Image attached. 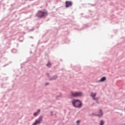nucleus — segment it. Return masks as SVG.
<instances>
[{"label":"nucleus","instance_id":"nucleus-1","mask_svg":"<svg viewBox=\"0 0 125 125\" xmlns=\"http://www.w3.org/2000/svg\"><path fill=\"white\" fill-rule=\"evenodd\" d=\"M72 104L75 108H81L82 107V102L80 100H72Z\"/></svg>","mask_w":125,"mask_h":125},{"label":"nucleus","instance_id":"nucleus-17","mask_svg":"<svg viewBox=\"0 0 125 125\" xmlns=\"http://www.w3.org/2000/svg\"><path fill=\"white\" fill-rule=\"evenodd\" d=\"M95 101H96V103H97V104H98V101H97V100H95Z\"/></svg>","mask_w":125,"mask_h":125},{"label":"nucleus","instance_id":"nucleus-11","mask_svg":"<svg viewBox=\"0 0 125 125\" xmlns=\"http://www.w3.org/2000/svg\"><path fill=\"white\" fill-rule=\"evenodd\" d=\"M46 66L48 68H51V64L50 63L48 62Z\"/></svg>","mask_w":125,"mask_h":125},{"label":"nucleus","instance_id":"nucleus-5","mask_svg":"<svg viewBox=\"0 0 125 125\" xmlns=\"http://www.w3.org/2000/svg\"><path fill=\"white\" fill-rule=\"evenodd\" d=\"M96 93H93V92H91L90 93V96L94 100H98V98H95V96H96Z\"/></svg>","mask_w":125,"mask_h":125},{"label":"nucleus","instance_id":"nucleus-7","mask_svg":"<svg viewBox=\"0 0 125 125\" xmlns=\"http://www.w3.org/2000/svg\"><path fill=\"white\" fill-rule=\"evenodd\" d=\"M95 116L96 117H102L103 116V112L102 111V110L100 109L99 111V114H95Z\"/></svg>","mask_w":125,"mask_h":125},{"label":"nucleus","instance_id":"nucleus-12","mask_svg":"<svg viewBox=\"0 0 125 125\" xmlns=\"http://www.w3.org/2000/svg\"><path fill=\"white\" fill-rule=\"evenodd\" d=\"M100 125H104V121L103 120L100 121Z\"/></svg>","mask_w":125,"mask_h":125},{"label":"nucleus","instance_id":"nucleus-15","mask_svg":"<svg viewBox=\"0 0 125 125\" xmlns=\"http://www.w3.org/2000/svg\"><path fill=\"white\" fill-rule=\"evenodd\" d=\"M76 123H77V125H79V124H80V123H81V121H80L79 120H78V121L76 122Z\"/></svg>","mask_w":125,"mask_h":125},{"label":"nucleus","instance_id":"nucleus-8","mask_svg":"<svg viewBox=\"0 0 125 125\" xmlns=\"http://www.w3.org/2000/svg\"><path fill=\"white\" fill-rule=\"evenodd\" d=\"M58 78V76H57V75H55L52 77H50L49 80L50 81H54V80H56V79H57Z\"/></svg>","mask_w":125,"mask_h":125},{"label":"nucleus","instance_id":"nucleus-4","mask_svg":"<svg viewBox=\"0 0 125 125\" xmlns=\"http://www.w3.org/2000/svg\"><path fill=\"white\" fill-rule=\"evenodd\" d=\"M42 118L43 116L42 115L39 116L38 119L37 120H36L35 122L34 123H33L32 125H40V124H41V123L42 122Z\"/></svg>","mask_w":125,"mask_h":125},{"label":"nucleus","instance_id":"nucleus-13","mask_svg":"<svg viewBox=\"0 0 125 125\" xmlns=\"http://www.w3.org/2000/svg\"><path fill=\"white\" fill-rule=\"evenodd\" d=\"M12 52H13V53H16V49H14L12 50Z\"/></svg>","mask_w":125,"mask_h":125},{"label":"nucleus","instance_id":"nucleus-9","mask_svg":"<svg viewBox=\"0 0 125 125\" xmlns=\"http://www.w3.org/2000/svg\"><path fill=\"white\" fill-rule=\"evenodd\" d=\"M40 112H41V110L39 109L37 112L34 113L33 116H34V117H37L38 114H39V113H40Z\"/></svg>","mask_w":125,"mask_h":125},{"label":"nucleus","instance_id":"nucleus-2","mask_svg":"<svg viewBox=\"0 0 125 125\" xmlns=\"http://www.w3.org/2000/svg\"><path fill=\"white\" fill-rule=\"evenodd\" d=\"M71 95L72 97H82V96H83V94L81 91H71Z\"/></svg>","mask_w":125,"mask_h":125},{"label":"nucleus","instance_id":"nucleus-3","mask_svg":"<svg viewBox=\"0 0 125 125\" xmlns=\"http://www.w3.org/2000/svg\"><path fill=\"white\" fill-rule=\"evenodd\" d=\"M38 17H40V18H42V17H45L47 15V13L42 11H39L36 14Z\"/></svg>","mask_w":125,"mask_h":125},{"label":"nucleus","instance_id":"nucleus-16","mask_svg":"<svg viewBox=\"0 0 125 125\" xmlns=\"http://www.w3.org/2000/svg\"><path fill=\"white\" fill-rule=\"evenodd\" d=\"M51 116H53V112L52 111L51 112Z\"/></svg>","mask_w":125,"mask_h":125},{"label":"nucleus","instance_id":"nucleus-10","mask_svg":"<svg viewBox=\"0 0 125 125\" xmlns=\"http://www.w3.org/2000/svg\"><path fill=\"white\" fill-rule=\"evenodd\" d=\"M104 81H106V77H104L102 78L99 81V82H104Z\"/></svg>","mask_w":125,"mask_h":125},{"label":"nucleus","instance_id":"nucleus-18","mask_svg":"<svg viewBox=\"0 0 125 125\" xmlns=\"http://www.w3.org/2000/svg\"><path fill=\"white\" fill-rule=\"evenodd\" d=\"M48 84H49L48 83H45V85H48Z\"/></svg>","mask_w":125,"mask_h":125},{"label":"nucleus","instance_id":"nucleus-19","mask_svg":"<svg viewBox=\"0 0 125 125\" xmlns=\"http://www.w3.org/2000/svg\"><path fill=\"white\" fill-rule=\"evenodd\" d=\"M60 96H61V94H60L59 96H57V97H59Z\"/></svg>","mask_w":125,"mask_h":125},{"label":"nucleus","instance_id":"nucleus-20","mask_svg":"<svg viewBox=\"0 0 125 125\" xmlns=\"http://www.w3.org/2000/svg\"><path fill=\"white\" fill-rule=\"evenodd\" d=\"M46 75L48 76V77H49V74L47 73Z\"/></svg>","mask_w":125,"mask_h":125},{"label":"nucleus","instance_id":"nucleus-14","mask_svg":"<svg viewBox=\"0 0 125 125\" xmlns=\"http://www.w3.org/2000/svg\"><path fill=\"white\" fill-rule=\"evenodd\" d=\"M34 30H35V28L34 27H33L32 29H31L30 30V32H32V31H34Z\"/></svg>","mask_w":125,"mask_h":125},{"label":"nucleus","instance_id":"nucleus-6","mask_svg":"<svg viewBox=\"0 0 125 125\" xmlns=\"http://www.w3.org/2000/svg\"><path fill=\"white\" fill-rule=\"evenodd\" d=\"M73 3L71 1H66L65 2V7H70V6H72Z\"/></svg>","mask_w":125,"mask_h":125}]
</instances>
